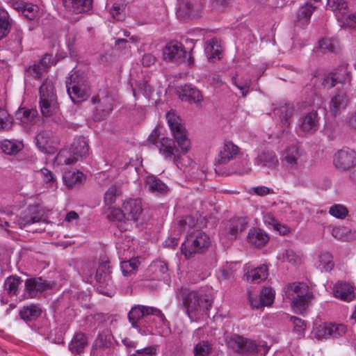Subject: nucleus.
Returning <instances> with one entry per match:
<instances>
[{"label": "nucleus", "mask_w": 356, "mask_h": 356, "mask_svg": "<svg viewBox=\"0 0 356 356\" xmlns=\"http://www.w3.org/2000/svg\"><path fill=\"white\" fill-rule=\"evenodd\" d=\"M158 318L159 323L163 325L168 323L165 316L161 310L156 307L136 305L131 307L128 313V319L133 327L140 331V325L144 326L147 321H154V318Z\"/></svg>", "instance_id": "f257e3e1"}, {"label": "nucleus", "mask_w": 356, "mask_h": 356, "mask_svg": "<svg viewBox=\"0 0 356 356\" xmlns=\"http://www.w3.org/2000/svg\"><path fill=\"white\" fill-rule=\"evenodd\" d=\"M226 343L229 348L241 355L265 356L268 351V347L264 343H257L238 334L227 337Z\"/></svg>", "instance_id": "f03ea898"}, {"label": "nucleus", "mask_w": 356, "mask_h": 356, "mask_svg": "<svg viewBox=\"0 0 356 356\" xmlns=\"http://www.w3.org/2000/svg\"><path fill=\"white\" fill-rule=\"evenodd\" d=\"M285 292L287 298L292 300V307L295 312L303 314L312 298L308 286L304 282L289 284Z\"/></svg>", "instance_id": "7ed1b4c3"}, {"label": "nucleus", "mask_w": 356, "mask_h": 356, "mask_svg": "<svg viewBox=\"0 0 356 356\" xmlns=\"http://www.w3.org/2000/svg\"><path fill=\"white\" fill-rule=\"evenodd\" d=\"M181 302L190 318H191L193 313L198 311H209L213 302L208 296L200 294L197 291L188 289L181 291Z\"/></svg>", "instance_id": "20e7f679"}, {"label": "nucleus", "mask_w": 356, "mask_h": 356, "mask_svg": "<svg viewBox=\"0 0 356 356\" xmlns=\"http://www.w3.org/2000/svg\"><path fill=\"white\" fill-rule=\"evenodd\" d=\"M40 106L43 116L49 117L58 111L59 107L51 81H44L39 89Z\"/></svg>", "instance_id": "39448f33"}, {"label": "nucleus", "mask_w": 356, "mask_h": 356, "mask_svg": "<svg viewBox=\"0 0 356 356\" xmlns=\"http://www.w3.org/2000/svg\"><path fill=\"white\" fill-rule=\"evenodd\" d=\"M166 119L174 138L183 154H186L191 147V142L181 119L175 112L169 111Z\"/></svg>", "instance_id": "423d86ee"}, {"label": "nucleus", "mask_w": 356, "mask_h": 356, "mask_svg": "<svg viewBox=\"0 0 356 356\" xmlns=\"http://www.w3.org/2000/svg\"><path fill=\"white\" fill-rule=\"evenodd\" d=\"M209 245V237L204 232L196 231L187 236L181 249V252L188 259L195 253L203 252Z\"/></svg>", "instance_id": "0eeeda50"}, {"label": "nucleus", "mask_w": 356, "mask_h": 356, "mask_svg": "<svg viewBox=\"0 0 356 356\" xmlns=\"http://www.w3.org/2000/svg\"><path fill=\"white\" fill-rule=\"evenodd\" d=\"M70 152V156L67 157V152H60L58 154L59 162L70 165L88 155L89 145L86 139L83 136L75 138L71 145Z\"/></svg>", "instance_id": "6e6552de"}, {"label": "nucleus", "mask_w": 356, "mask_h": 356, "mask_svg": "<svg viewBox=\"0 0 356 356\" xmlns=\"http://www.w3.org/2000/svg\"><path fill=\"white\" fill-rule=\"evenodd\" d=\"M65 83L67 93L72 102L76 103L87 99L88 96V85L83 76L74 73Z\"/></svg>", "instance_id": "1a4fd4ad"}, {"label": "nucleus", "mask_w": 356, "mask_h": 356, "mask_svg": "<svg viewBox=\"0 0 356 356\" xmlns=\"http://www.w3.org/2000/svg\"><path fill=\"white\" fill-rule=\"evenodd\" d=\"M95 107V118L98 120L105 119L113 110V98L107 88L100 89L97 95L92 98Z\"/></svg>", "instance_id": "9d476101"}, {"label": "nucleus", "mask_w": 356, "mask_h": 356, "mask_svg": "<svg viewBox=\"0 0 356 356\" xmlns=\"http://www.w3.org/2000/svg\"><path fill=\"white\" fill-rule=\"evenodd\" d=\"M333 163L339 171H348L356 165V152L349 148L339 150L334 156Z\"/></svg>", "instance_id": "9b49d317"}, {"label": "nucleus", "mask_w": 356, "mask_h": 356, "mask_svg": "<svg viewBox=\"0 0 356 356\" xmlns=\"http://www.w3.org/2000/svg\"><path fill=\"white\" fill-rule=\"evenodd\" d=\"M163 58L176 64L184 63L186 58V51L183 44L178 42H170L163 49Z\"/></svg>", "instance_id": "f8f14e48"}, {"label": "nucleus", "mask_w": 356, "mask_h": 356, "mask_svg": "<svg viewBox=\"0 0 356 356\" xmlns=\"http://www.w3.org/2000/svg\"><path fill=\"white\" fill-rule=\"evenodd\" d=\"M156 147L165 159L172 160L173 163L179 168L181 156L173 139L163 137L156 143Z\"/></svg>", "instance_id": "ddd939ff"}, {"label": "nucleus", "mask_w": 356, "mask_h": 356, "mask_svg": "<svg viewBox=\"0 0 356 356\" xmlns=\"http://www.w3.org/2000/svg\"><path fill=\"white\" fill-rule=\"evenodd\" d=\"M177 95L181 101L190 104H199L203 101L201 91L191 84H185L178 87Z\"/></svg>", "instance_id": "4468645a"}, {"label": "nucleus", "mask_w": 356, "mask_h": 356, "mask_svg": "<svg viewBox=\"0 0 356 356\" xmlns=\"http://www.w3.org/2000/svg\"><path fill=\"white\" fill-rule=\"evenodd\" d=\"M302 153L298 147L293 145L286 148L283 154L282 162L292 170L298 169L301 165Z\"/></svg>", "instance_id": "2eb2a0df"}, {"label": "nucleus", "mask_w": 356, "mask_h": 356, "mask_svg": "<svg viewBox=\"0 0 356 356\" xmlns=\"http://www.w3.org/2000/svg\"><path fill=\"white\" fill-rule=\"evenodd\" d=\"M122 209L126 215V220L134 221L138 220L143 211L142 202L139 199L130 198L125 200Z\"/></svg>", "instance_id": "dca6fc26"}, {"label": "nucleus", "mask_w": 356, "mask_h": 356, "mask_svg": "<svg viewBox=\"0 0 356 356\" xmlns=\"http://www.w3.org/2000/svg\"><path fill=\"white\" fill-rule=\"evenodd\" d=\"M350 103V97L344 90H338L331 98L330 111L334 116L340 114Z\"/></svg>", "instance_id": "f3484780"}, {"label": "nucleus", "mask_w": 356, "mask_h": 356, "mask_svg": "<svg viewBox=\"0 0 356 356\" xmlns=\"http://www.w3.org/2000/svg\"><path fill=\"white\" fill-rule=\"evenodd\" d=\"M333 292L334 296L341 300L350 302L356 300L355 288L349 283L339 282L334 285Z\"/></svg>", "instance_id": "a211bd4d"}, {"label": "nucleus", "mask_w": 356, "mask_h": 356, "mask_svg": "<svg viewBox=\"0 0 356 356\" xmlns=\"http://www.w3.org/2000/svg\"><path fill=\"white\" fill-rule=\"evenodd\" d=\"M347 332V327L343 324H332L320 326L318 330V335L323 338H339L344 335Z\"/></svg>", "instance_id": "6ab92c4d"}, {"label": "nucleus", "mask_w": 356, "mask_h": 356, "mask_svg": "<svg viewBox=\"0 0 356 356\" xmlns=\"http://www.w3.org/2000/svg\"><path fill=\"white\" fill-rule=\"evenodd\" d=\"M249 220L247 217H233L227 222L226 230L232 238H236L248 227Z\"/></svg>", "instance_id": "aec40b11"}, {"label": "nucleus", "mask_w": 356, "mask_h": 356, "mask_svg": "<svg viewBox=\"0 0 356 356\" xmlns=\"http://www.w3.org/2000/svg\"><path fill=\"white\" fill-rule=\"evenodd\" d=\"M26 291L30 298H33L38 292H42L51 287L49 282L41 277L30 278L25 281Z\"/></svg>", "instance_id": "412c9836"}, {"label": "nucleus", "mask_w": 356, "mask_h": 356, "mask_svg": "<svg viewBox=\"0 0 356 356\" xmlns=\"http://www.w3.org/2000/svg\"><path fill=\"white\" fill-rule=\"evenodd\" d=\"M95 280L99 286L105 288L112 284L110 266L108 262L104 261L99 264L96 270Z\"/></svg>", "instance_id": "4be33fe9"}, {"label": "nucleus", "mask_w": 356, "mask_h": 356, "mask_svg": "<svg viewBox=\"0 0 356 356\" xmlns=\"http://www.w3.org/2000/svg\"><path fill=\"white\" fill-rule=\"evenodd\" d=\"M65 8L75 14L86 13L92 9V0H63Z\"/></svg>", "instance_id": "5701e85b"}, {"label": "nucleus", "mask_w": 356, "mask_h": 356, "mask_svg": "<svg viewBox=\"0 0 356 356\" xmlns=\"http://www.w3.org/2000/svg\"><path fill=\"white\" fill-rule=\"evenodd\" d=\"M239 149L232 142H225L221 150L219 152L216 162L218 164L228 163L231 159L238 154Z\"/></svg>", "instance_id": "b1692460"}, {"label": "nucleus", "mask_w": 356, "mask_h": 356, "mask_svg": "<svg viewBox=\"0 0 356 356\" xmlns=\"http://www.w3.org/2000/svg\"><path fill=\"white\" fill-rule=\"evenodd\" d=\"M247 239L248 243L251 245L261 248L264 246L269 241V236L262 229L257 227H253L250 229Z\"/></svg>", "instance_id": "393cba45"}, {"label": "nucleus", "mask_w": 356, "mask_h": 356, "mask_svg": "<svg viewBox=\"0 0 356 356\" xmlns=\"http://www.w3.org/2000/svg\"><path fill=\"white\" fill-rule=\"evenodd\" d=\"M88 339L86 335L81 332H76L72 337L68 348L74 355L81 354L84 349L88 346Z\"/></svg>", "instance_id": "a878e982"}, {"label": "nucleus", "mask_w": 356, "mask_h": 356, "mask_svg": "<svg viewBox=\"0 0 356 356\" xmlns=\"http://www.w3.org/2000/svg\"><path fill=\"white\" fill-rule=\"evenodd\" d=\"M113 339V335L109 331L106 330L100 333L95 341L91 355L93 356L97 355L98 349L109 348L112 345Z\"/></svg>", "instance_id": "bb28decb"}, {"label": "nucleus", "mask_w": 356, "mask_h": 356, "mask_svg": "<svg viewBox=\"0 0 356 356\" xmlns=\"http://www.w3.org/2000/svg\"><path fill=\"white\" fill-rule=\"evenodd\" d=\"M275 298V295L273 293V291L271 288H264L261 289L260 292V296H259V304H254L253 301V298L251 296H249V300L250 302V305L252 307H255L257 309H259L261 307H264V306H269L270 305Z\"/></svg>", "instance_id": "cd10ccee"}, {"label": "nucleus", "mask_w": 356, "mask_h": 356, "mask_svg": "<svg viewBox=\"0 0 356 356\" xmlns=\"http://www.w3.org/2000/svg\"><path fill=\"white\" fill-rule=\"evenodd\" d=\"M318 125V117L317 111H312L302 117L300 128L305 132L315 131Z\"/></svg>", "instance_id": "c85d7f7f"}, {"label": "nucleus", "mask_w": 356, "mask_h": 356, "mask_svg": "<svg viewBox=\"0 0 356 356\" xmlns=\"http://www.w3.org/2000/svg\"><path fill=\"white\" fill-rule=\"evenodd\" d=\"M145 187L152 193L165 194L168 188L165 183L155 176H148L145 180Z\"/></svg>", "instance_id": "c756f323"}, {"label": "nucleus", "mask_w": 356, "mask_h": 356, "mask_svg": "<svg viewBox=\"0 0 356 356\" xmlns=\"http://www.w3.org/2000/svg\"><path fill=\"white\" fill-rule=\"evenodd\" d=\"M327 9L331 10L337 19L348 13V3L346 0H327Z\"/></svg>", "instance_id": "7c9ffc66"}, {"label": "nucleus", "mask_w": 356, "mask_h": 356, "mask_svg": "<svg viewBox=\"0 0 356 356\" xmlns=\"http://www.w3.org/2000/svg\"><path fill=\"white\" fill-rule=\"evenodd\" d=\"M248 281L254 283H260L268 277V267L262 265L254 269L248 270L244 275Z\"/></svg>", "instance_id": "2f4dec72"}, {"label": "nucleus", "mask_w": 356, "mask_h": 356, "mask_svg": "<svg viewBox=\"0 0 356 356\" xmlns=\"http://www.w3.org/2000/svg\"><path fill=\"white\" fill-rule=\"evenodd\" d=\"M316 8L317 7L312 1H307L300 7L297 13V19L302 24H307Z\"/></svg>", "instance_id": "473e14b6"}, {"label": "nucleus", "mask_w": 356, "mask_h": 356, "mask_svg": "<svg viewBox=\"0 0 356 356\" xmlns=\"http://www.w3.org/2000/svg\"><path fill=\"white\" fill-rule=\"evenodd\" d=\"M42 314V309L36 305L24 306L19 311V316L25 321H35Z\"/></svg>", "instance_id": "72a5a7b5"}, {"label": "nucleus", "mask_w": 356, "mask_h": 356, "mask_svg": "<svg viewBox=\"0 0 356 356\" xmlns=\"http://www.w3.org/2000/svg\"><path fill=\"white\" fill-rule=\"evenodd\" d=\"M256 162L268 168H274L278 165L279 161L273 152H264L257 158Z\"/></svg>", "instance_id": "f704fd0d"}, {"label": "nucleus", "mask_w": 356, "mask_h": 356, "mask_svg": "<svg viewBox=\"0 0 356 356\" xmlns=\"http://www.w3.org/2000/svg\"><path fill=\"white\" fill-rule=\"evenodd\" d=\"M135 84L136 88H134L132 83L131 87L133 95L136 99H138V96L140 93L143 94L146 98H150L154 92V89L149 85L148 80L143 79V80L136 81Z\"/></svg>", "instance_id": "c9c22d12"}, {"label": "nucleus", "mask_w": 356, "mask_h": 356, "mask_svg": "<svg viewBox=\"0 0 356 356\" xmlns=\"http://www.w3.org/2000/svg\"><path fill=\"white\" fill-rule=\"evenodd\" d=\"M15 8L22 13L24 16L29 19L33 20L37 17L38 8L37 6L25 2H16Z\"/></svg>", "instance_id": "e433bc0d"}, {"label": "nucleus", "mask_w": 356, "mask_h": 356, "mask_svg": "<svg viewBox=\"0 0 356 356\" xmlns=\"http://www.w3.org/2000/svg\"><path fill=\"white\" fill-rule=\"evenodd\" d=\"M347 75L348 74L346 72H344L343 74L339 72L330 73L323 79L322 85L327 89L332 88L335 86L337 83L345 82L346 80L345 76Z\"/></svg>", "instance_id": "4c0bfd02"}, {"label": "nucleus", "mask_w": 356, "mask_h": 356, "mask_svg": "<svg viewBox=\"0 0 356 356\" xmlns=\"http://www.w3.org/2000/svg\"><path fill=\"white\" fill-rule=\"evenodd\" d=\"M275 115H279L282 126L284 127H289L290 123L289 120L291 118L293 113V106L290 104H284L279 108L274 109Z\"/></svg>", "instance_id": "58836bf2"}, {"label": "nucleus", "mask_w": 356, "mask_h": 356, "mask_svg": "<svg viewBox=\"0 0 356 356\" xmlns=\"http://www.w3.org/2000/svg\"><path fill=\"white\" fill-rule=\"evenodd\" d=\"M334 266L333 257L330 252H323L318 255V264L317 265V268L321 272H329Z\"/></svg>", "instance_id": "ea45409f"}, {"label": "nucleus", "mask_w": 356, "mask_h": 356, "mask_svg": "<svg viewBox=\"0 0 356 356\" xmlns=\"http://www.w3.org/2000/svg\"><path fill=\"white\" fill-rule=\"evenodd\" d=\"M35 140L36 145L42 152H49V149L51 147V133L49 131H40L37 134Z\"/></svg>", "instance_id": "a19ab883"}, {"label": "nucleus", "mask_w": 356, "mask_h": 356, "mask_svg": "<svg viewBox=\"0 0 356 356\" xmlns=\"http://www.w3.org/2000/svg\"><path fill=\"white\" fill-rule=\"evenodd\" d=\"M42 218V214L39 211H32L31 216H25L24 217L19 218L17 224L19 228L22 229L26 226H29L35 223H40Z\"/></svg>", "instance_id": "79ce46f5"}, {"label": "nucleus", "mask_w": 356, "mask_h": 356, "mask_svg": "<svg viewBox=\"0 0 356 356\" xmlns=\"http://www.w3.org/2000/svg\"><path fill=\"white\" fill-rule=\"evenodd\" d=\"M83 173L79 171L69 170L64 172L63 179L66 186L73 187L81 181Z\"/></svg>", "instance_id": "37998d69"}, {"label": "nucleus", "mask_w": 356, "mask_h": 356, "mask_svg": "<svg viewBox=\"0 0 356 356\" xmlns=\"http://www.w3.org/2000/svg\"><path fill=\"white\" fill-rule=\"evenodd\" d=\"M16 116L24 122H35L38 111L36 109L19 108L16 112Z\"/></svg>", "instance_id": "c03bdc74"}, {"label": "nucleus", "mask_w": 356, "mask_h": 356, "mask_svg": "<svg viewBox=\"0 0 356 356\" xmlns=\"http://www.w3.org/2000/svg\"><path fill=\"white\" fill-rule=\"evenodd\" d=\"M21 278L16 275L8 277L4 283L5 290L9 294L16 295L19 285L21 284Z\"/></svg>", "instance_id": "a18cd8bd"}, {"label": "nucleus", "mask_w": 356, "mask_h": 356, "mask_svg": "<svg viewBox=\"0 0 356 356\" xmlns=\"http://www.w3.org/2000/svg\"><path fill=\"white\" fill-rule=\"evenodd\" d=\"M1 149L7 154H14L21 149V145L14 140H4L1 143Z\"/></svg>", "instance_id": "49530a36"}, {"label": "nucleus", "mask_w": 356, "mask_h": 356, "mask_svg": "<svg viewBox=\"0 0 356 356\" xmlns=\"http://www.w3.org/2000/svg\"><path fill=\"white\" fill-rule=\"evenodd\" d=\"M11 24L7 13H0V40L10 32Z\"/></svg>", "instance_id": "de8ad7c7"}, {"label": "nucleus", "mask_w": 356, "mask_h": 356, "mask_svg": "<svg viewBox=\"0 0 356 356\" xmlns=\"http://www.w3.org/2000/svg\"><path fill=\"white\" fill-rule=\"evenodd\" d=\"M211 346L208 341H202L194 348L195 356H208L211 353Z\"/></svg>", "instance_id": "09e8293b"}, {"label": "nucleus", "mask_w": 356, "mask_h": 356, "mask_svg": "<svg viewBox=\"0 0 356 356\" xmlns=\"http://www.w3.org/2000/svg\"><path fill=\"white\" fill-rule=\"evenodd\" d=\"M205 51L209 60L214 61L216 59H220V54L221 53L220 46L214 41L209 42Z\"/></svg>", "instance_id": "8fccbe9b"}, {"label": "nucleus", "mask_w": 356, "mask_h": 356, "mask_svg": "<svg viewBox=\"0 0 356 356\" xmlns=\"http://www.w3.org/2000/svg\"><path fill=\"white\" fill-rule=\"evenodd\" d=\"M329 213L337 218L344 219L348 214V210L342 204H334L330 208Z\"/></svg>", "instance_id": "3c124183"}, {"label": "nucleus", "mask_w": 356, "mask_h": 356, "mask_svg": "<svg viewBox=\"0 0 356 356\" xmlns=\"http://www.w3.org/2000/svg\"><path fill=\"white\" fill-rule=\"evenodd\" d=\"M282 259L284 261H287L293 266L301 263V258L291 249L284 251L282 254Z\"/></svg>", "instance_id": "603ef678"}, {"label": "nucleus", "mask_w": 356, "mask_h": 356, "mask_svg": "<svg viewBox=\"0 0 356 356\" xmlns=\"http://www.w3.org/2000/svg\"><path fill=\"white\" fill-rule=\"evenodd\" d=\"M232 80L236 87H237L241 90L242 95L245 97L248 93L249 88L250 87L251 80L247 79L245 80L239 81L236 76H233Z\"/></svg>", "instance_id": "864d4df0"}, {"label": "nucleus", "mask_w": 356, "mask_h": 356, "mask_svg": "<svg viewBox=\"0 0 356 356\" xmlns=\"http://www.w3.org/2000/svg\"><path fill=\"white\" fill-rule=\"evenodd\" d=\"M13 124V118L6 112H3L0 115V131L11 129Z\"/></svg>", "instance_id": "5fc2aeb1"}, {"label": "nucleus", "mask_w": 356, "mask_h": 356, "mask_svg": "<svg viewBox=\"0 0 356 356\" xmlns=\"http://www.w3.org/2000/svg\"><path fill=\"white\" fill-rule=\"evenodd\" d=\"M319 46L323 51L334 52L338 47V43L335 40L323 39L319 42Z\"/></svg>", "instance_id": "6e6d98bb"}, {"label": "nucleus", "mask_w": 356, "mask_h": 356, "mask_svg": "<svg viewBox=\"0 0 356 356\" xmlns=\"http://www.w3.org/2000/svg\"><path fill=\"white\" fill-rule=\"evenodd\" d=\"M118 189L115 185H112L105 193L104 202L107 205H111L115 202Z\"/></svg>", "instance_id": "4d7b16f0"}, {"label": "nucleus", "mask_w": 356, "mask_h": 356, "mask_svg": "<svg viewBox=\"0 0 356 356\" xmlns=\"http://www.w3.org/2000/svg\"><path fill=\"white\" fill-rule=\"evenodd\" d=\"M27 72L31 76L37 79H40L43 73L45 72L44 68H42L38 63L29 66L27 69Z\"/></svg>", "instance_id": "13d9d810"}, {"label": "nucleus", "mask_w": 356, "mask_h": 356, "mask_svg": "<svg viewBox=\"0 0 356 356\" xmlns=\"http://www.w3.org/2000/svg\"><path fill=\"white\" fill-rule=\"evenodd\" d=\"M291 321L293 325L294 331L301 334L306 329V324L303 320L296 316H291Z\"/></svg>", "instance_id": "bf43d9fd"}, {"label": "nucleus", "mask_w": 356, "mask_h": 356, "mask_svg": "<svg viewBox=\"0 0 356 356\" xmlns=\"http://www.w3.org/2000/svg\"><path fill=\"white\" fill-rule=\"evenodd\" d=\"M250 193L255 194L259 196H266L267 195L274 193V191L272 188L264 186H259L252 188Z\"/></svg>", "instance_id": "052dcab7"}, {"label": "nucleus", "mask_w": 356, "mask_h": 356, "mask_svg": "<svg viewBox=\"0 0 356 356\" xmlns=\"http://www.w3.org/2000/svg\"><path fill=\"white\" fill-rule=\"evenodd\" d=\"M111 220L122 221L126 219V215L123 211V209H113L108 216Z\"/></svg>", "instance_id": "680f3d73"}, {"label": "nucleus", "mask_w": 356, "mask_h": 356, "mask_svg": "<svg viewBox=\"0 0 356 356\" xmlns=\"http://www.w3.org/2000/svg\"><path fill=\"white\" fill-rule=\"evenodd\" d=\"M111 14L113 19L121 21L124 18V13L120 6L114 4L111 9Z\"/></svg>", "instance_id": "e2e57ef3"}, {"label": "nucleus", "mask_w": 356, "mask_h": 356, "mask_svg": "<svg viewBox=\"0 0 356 356\" xmlns=\"http://www.w3.org/2000/svg\"><path fill=\"white\" fill-rule=\"evenodd\" d=\"M232 0H213L211 6L213 9L217 10H222L228 6Z\"/></svg>", "instance_id": "0e129e2a"}, {"label": "nucleus", "mask_w": 356, "mask_h": 356, "mask_svg": "<svg viewBox=\"0 0 356 356\" xmlns=\"http://www.w3.org/2000/svg\"><path fill=\"white\" fill-rule=\"evenodd\" d=\"M345 232L346 227H336L332 229V235L339 240L344 241L345 240Z\"/></svg>", "instance_id": "69168bd1"}, {"label": "nucleus", "mask_w": 356, "mask_h": 356, "mask_svg": "<svg viewBox=\"0 0 356 356\" xmlns=\"http://www.w3.org/2000/svg\"><path fill=\"white\" fill-rule=\"evenodd\" d=\"M52 56L50 54H45L43 58L38 62L40 66L44 68V71L47 72L48 68L53 65Z\"/></svg>", "instance_id": "338daca9"}, {"label": "nucleus", "mask_w": 356, "mask_h": 356, "mask_svg": "<svg viewBox=\"0 0 356 356\" xmlns=\"http://www.w3.org/2000/svg\"><path fill=\"white\" fill-rule=\"evenodd\" d=\"M43 180L46 183H53L55 181V177L53 172L47 168H42L40 170Z\"/></svg>", "instance_id": "774afa93"}]
</instances>
